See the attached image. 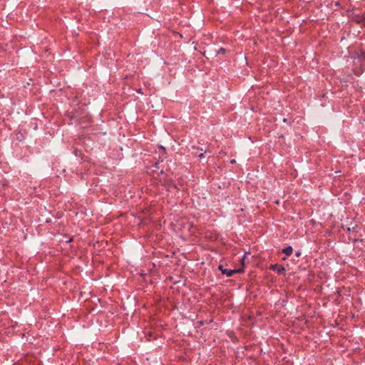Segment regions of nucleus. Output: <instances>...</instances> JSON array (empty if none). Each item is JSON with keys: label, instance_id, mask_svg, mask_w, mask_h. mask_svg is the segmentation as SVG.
Here are the masks:
<instances>
[{"label": "nucleus", "instance_id": "8", "mask_svg": "<svg viewBox=\"0 0 365 365\" xmlns=\"http://www.w3.org/2000/svg\"><path fill=\"white\" fill-rule=\"evenodd\" d=\"M200 158H202L204 157V154L203 153H201L198 156Z\"/></svg>", "mask_w": 365, "mask_h": 365}, {"label": "nucleus", "instance_id": "7", "mask_svg": "<svg viewBox=\"0 0 365 365\" xmlns=\"http://www.w3.org/2000/svg\"><path fill=\"white\" fill-rule=\"evenodd\" d=\"M218 269L221 271V272H222V270L225 269V268H224V267L222 264H220L218 266Z\"/></svg>", "mask_w": 365, "mask_h": 365}, {"label": "nucleus", "instance_id": "4", "mask_svg": "<svg viewBox=\"0 0 365 365\" xmlns=\"http://www.w3.org/2000/svg\"><path fill=\"white\" fill-rule=\"evenodd\" d=\"M293 249L291 246H288L282 250V252L285 254L287 256L291 255Z\"/></svg>", "mask_w": 365, "mask_h": 365}, {"label": "nucleus", "instance_id": "9", "mask_svg": "<svg viewBox=\"0 0 365 365\" xmlns=\"http://www.w3.org/2000/svg\"><path fill=\"white\" fill-rule=\"evenodd\" d=\"M230 162H231V163H235V160H232Z\"/></svg>", "mask_w": 365, "mask_h": 365}, {"label": "nucleus", "instance_id": "2", "mask_svg": "<svg viewBox=\"0 0 365 365\" xmlns=\"http://www.w3.org/2000/svg\"><path fill=\"white\" fill-rule=\"evenodd\" d=\"M243 271V269H228L225 268V269L222 270V274L227 277H231L234 273H242Z\"/></svg>", "mask_w": 365, "mask_h": 365}, {"label": "nucleus", "instance_id": "3", "mask_svg": "<svg viewBox=\"0 0 365 365\" xmlns=\"http://www.w3.org/2000/svg\"><path fill=\"white\" fill-rule=\"evenodd\" d=\"M354 21L357 24H361L365 26V14H364L362 15H356L354 17Z\"/></svg>", "mask_w": 365, "mask_h": 365}, {"label": "nucleus", "instance_id": "10", "mask_svg": "<svg viewBox=\"0 0 365 365\" xmlns=\"http://www.w3.org/2000/svg\"><path fill=\"white\" fill-rule=\"evenodd\" d=\"M300 253L299 252H297V256H299Z\"/></svg>", "mask_w": 365, "mask_h": 365}, {"label": "nucleus", "instance_id": "1", "mask_svg": "<svg viewBox=\"0 0 365 365\" xmlns=\"http://www.w3.org/2000/svg\"><path fill=\"white\" fill-rule=\"evenodd\" d=\"M269 269L271 270L276 272L278 274H281L284 273L285 271V269L282 265L277 264H271L269 267Z\"/></svg>", "mask_w": 365, "mask_h": 365}, {"label": "nucleus", "instance_id": "5", "mask_svg": "<svg viewBox=\"0 0 365 365\" xmlns=\"http://www.w3.org/2000/svg\"><path fill=\"white\" fill-rule=\"evenodd\" d=\"M225 51H226V50H225V48H220L217 51V54H220V53H225Z\"/></svg>", "mask_w": 365, "mask_h": 365}, {"label": "nucleus", "instance_id": "6", "mask_svg": "<svg viewBox=\"0 0 365 365\" xmlns=\"http://www.w3.org/2000/svg\"><path fill=\"white\" fill-rule=\"evenodd\" d=\"M247 255V252H245V253L244 254V255H243V257H242V259H241V264H242V265H244L245 258V257H246V255Z\"/></svg>", "mask_w": 365, "mask_h": 365}]
</instances>
